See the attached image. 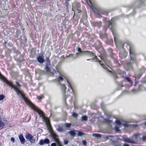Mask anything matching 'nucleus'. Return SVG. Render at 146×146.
<instances>
[{"label":"nucleus","mask_w":146,"mask_h":146,"mask_svg":"<svg viewBox=\"0 0 146 146\" xmlns=\"http://www.w3.org/2000/svg\"><path fill=\"white\" fill-rule=\"evenodd\" d=\"M125 46L127 48H128L127 47H129V51L130 57L129 58V62H126L125 61H121V63L124 66L126 70L128 71L132 68L133 64L136 62L137 60L136 56L137 54L135 48L133 45H129L127 43H125L122 46V48L123 49H125Z\"/></svg>","instance_id":"nucleus-1"},{"label":"nucleus","mask_w":146,"mask_h":146,"mask_svg":"<svg viewBox=\"0 0 146 146\" xmlns=\"http://www.w3.org/2000/svg\"><path fill=\"white\" fill-rule=\"evenodd\" d=\"M141 139L143 141L146 140V136L143 135L139 133L134 134L131 137L127 138L125 139V141L129 143L137 144Z\"/></svg>","instance_id":"nucleus-2"},{"label":"nucleus","mask_w":146,"mask_h":146,"mask_svg":"<svg viewBox=\"0 0 146 146\" xmlns=\"http://www.w3.org/2000/svg\"><path fill=\"white\" fill-rule=\"evenodd\" d=\"M112 20H111L109 21H108V27L105 29V30L106 31L108 28H110L112 32L113 35L114 37V41L115 44L118 43V36L116 31L113 29L112 27Z\"/></svg>","instance_id":"nucleus-3"},{"label":"nucleus","mask_w":146,"mask_h":146,"mask_svg":"<svg viewBox=\"0 0 146 146\" xmlns=\"http://www.w3.org/2000/svg\"><path fill=\"white\" fill-rule=\"evenodd\" d=\"M28 105L30 108L34 110V111L37 112L39 115L40 116L42 117V119L46 117L44 113L37 106H35L31 102H29Z\"/></svg>","instance_id":"nucleus-4"},{"label":"nucleus","mask_w":146,"mask_h":146,"mask_svg":"<svg viewBox=\"0 0 146 146\" xmlns=\"http://www.w3.org/2000/svg\"><path fill=\"white\" fill-rule=\"evenodd\" d=\"M18 95H20L21 96L24 98L25 101L28 104L30 102L25 96L24 94L23 91L22 90H20L17 87L14 90Z\"/></svg>","instance_id":"nucleus-5"},{"label":"nucleus","mask_w":146,"mask_h":146,"mask_svg":"<svg viewBox=\"0 0 146 146\" xmlns=\"http://www.w3.org/2000/svg\"><path fill=\"white\" fill-rule=\"evenodd\" d=\"M81 9L80 4L78 3L77 2H74L72 5V10L74 11L77 10L78 13L81 12V11L80 10Z\"/></svg>","instance_id":"nucleus-6"},{"label":"nucleus","mask_w":146,"mask_h":146,"mask_svg":"<svg viewBox=\"0 0 146 146\" xmlns=\"http://www.w3.org/2000/svg\"><path fill=\"white\" fill-rule=\"evenodd\" d=\"M25 137L27 139L29 140L31 143H35V139L33 138V136L30 133H27L25 135Z\"/></svg>","instance_id":"nucleus-7"},{"label":"nucleus","mask_w":146,"mask_h":146,"mask_svg":"<svg viewBox=\"0 0 146 146\" xmlns=\"http://www.w3.org/2000/svg\"><path fill=\"white\" fill-rule=\"evenodd\" d=\"M124 49L123 50L120 51L119 53V56L121 59H124L126 58L127 56V53Z\"/></svg>","instance_id":"nucleus-8"},{"label":"nucleus","mask_w":146,"mask_h":146,"mask_svg":"<svg viewBox=\"0 0 146 146\" xmlns=\"http://www.w3.org/2000/svg\"><path fill=\"white\" fill-rule=\"evenodd\" d=\"M2 80L5 82L7 85H8L9 87L13 88L14 90H15V88H16L17 87V86L13 84L12 82L7 80L5 78L4 79H3Z\"/></svg>","instance_id":"nucleus-9"},{"label":"nucleus","mask_w":146,"mask_h":146,"mask_svg":"<svg viewBox=\"0 0 146 146\" xmlns=\"http://www.w3.org/2000/svg\"><path fill=\"white\" fill-rule=\"evenodd\" d=\"M50 141L48 139H45L44 140L41 139L39 141V144L41 145H42L45 144H48L49 143Z\"/></svg>","instance_id":"nucleus-10"},{"label":"nucleus","mask_w":146,"mask_h":146,"mask_svg":"<svg viewBox=\"0 0 146 146\" xmlns=\"http://www.w3.org/2000/svg\"><path fill=\"white\" fill-rule=\"evenodd\" d=\"M91 24L92 26L95 27H97L99 28H100L102 25V22L101 21L99 22H92L91 23Z\"/></svg>","instance_id":"nucleus-11"},{"label":"nucleus","mask_w":146,"mask_h":146,"mask_svg":"<svg viewBox=\"0 0 146 146\" xmlns=\"http://www.w3.org/2000/svg\"><path fill=\"white\" fill-rule=\"evenodd\" d=\"M82 53L85 54L90 56L91 57H94L95 56V54L94 52L88 51V50H85L83 51Z\"/></svg>","instance_id":"nucleus-12"},{"label":"nucleus","mask_w":146,"mask_h":146,"mask_svg":"<svg viewBox=\"0 0 146 146\" xmlns=\"http://www.w3.org/2000/svg\"><path fill=\"white\" fill-rule=\"evenodd\" d=\"M44 56L43 55H39L37 57V60L38 62L40 63H42L44 61Z\"/></svg>","instance_id":"nucleus-13"},{"label":"nucleus","mask_w":146,"mask_h":146,"mask_svg":"<svg viewBox=\"0 0 146 146\" xmlns=\"http://www.w3.org/2000/svg\"><path fill=\"white\" fill-rule=\"evenodd\" d=\"M50 136L52 137L54 141L55 142L59 139L58 136L54 132H52V134H50Z\"/></svg>","instance_id":"nucleus-14"},{"label":"nucleus","mask_w":146,"mask_h":146,"mask_svg":"<svg viewBox=\"0 0 146 146\" xmlns=\"http://www.w3.org/2000/svg\"><path fill=\"white\" fill-rule=\"evenodd\" d=\"M60 88L62 94L63 95H65L67 89L65 85L60 84Z\"/></svg>","instance_id":"nucleus-15"},{"label":"nucleus","mask_w":146,"mask_h":146,"mask_svg":"<svg viewBox=\"0 0 146 146\" xmlns=\"http://www.w3.org/2000/svg\"><path fill=\"white\" fill-rule=\"evenodd\" d=\"M19 137L21 143L24 144L25 142V140L22 134H21L19 135Z\"/></svg>","instance_id":"nucleus-16"},{"label":"nucleus","mask_w":146,"mask_h":146,"mask_svg":"<svg viewBox=\"0 0 146 146\" xmlns=\"http://www.w3.org/2000/svg\"><path fill=\"white\" fill-rule=\"evenodd\" d=\"M43 121L45 123L46 126L49 125L50 124V120L49 118L46 117L42 119Z\"/></svg>","instance_id":"nucleus-17"},{"label":"nucleus","mask_w":146,"mask_h":146,"mask_svg":"<svg viewBox=\"0 0 146 146\" xmlns=\"http://www.w3.org/2000/svg\"><path fill=\"white\" fill-rule=\"evenodd\" d=\"M109 10H102L100 11V13L102 14L108 15V14L110 12Z\"/></svg>","instance_id":"nucleus-18"},{"label":"nucleus","mask_w":146,"mask_h":146,"mask_svg":"<svg viewBox=\"0 0 146 146\" xmlns=\"http://www.w3.org/2000/svg\"><path fill=\"white\" fill-rule=\"evenodd\" d=\"M143 86L141 85H139L138 86V88L137 90L133 89L131 90V92L133 93H136L141 90V89Z\"/></svg>","instance_id":"nucleus-19"},{"label":"nucleus","mask_w":146,"mask_h":146,"mask_svg":"<svg viewBox=\"0 0 146 146\" xmlns=\"http://www.w3.org/2000/svg\"><path fill=\"white\" fill-rule=\"evenodd\" d=\"M142 73L141 72V70L139 72H137L135 75V82H136V80L137 78L138 79L142 75Z\"/></svg>","instance_id":"nucleus-20"},{"label":"nucleus","mask_w":146,"mask_h":146,"mask_svg":"<svg viewBox=\"0 0 146 146\" xmlns=\"http://www.w3.org/2000/svg\"><path fill=\"white\" fill-rule=\"evenodd\" d=\"M92 61H93L94 62H99L100 63V62H102L99 60V59L98 58L97 56L96 55L94 56V57L92 58Z\"/></svg>","instance_id":"nucleus-21"},{"label":"nucleus","mask_w":146,"mask_h":146,"mask_svg":"<svg viewBox=\"0 0 146 146\" xmlns=\"http://www.w3.org/2000/svg\"><path fill=\"white\" fill-rule=\"evenodd\" d=\"M124 82H128L130 83L131 85H132V82L131 79L128 77H126L125 78L124 80Z\"/></svg>","instance_id":"nucleus-22"},{"label":"nucleus","mask_w":146,"mask_h":146,"mask_svg":"<svg viewBox=\"0 0 146 146\" xmlns=\"http://www.w3.org/2000/svg\"><path fill=\"white\" fill-rule=\"evenodd\" d=\"M48 129L49 131L50 134H52V132L54 133V132L53 130L52 127L51 126L50 124L49 125L47 126Z\"/></svg>","instance_id":"nucleus-23"},{"label":"nucleus","mask_w":146,"mask_h":146,"mask_svg":"<svg viewBox=\"0 0 146 146\" xmlns=\"http://www.w3.org/2000/svg\"><path fill=\"white\" fill-rule=\"evenodd\" d=\"M100 64L102 67L104 69H106L107 71H109L110 72H112L104 64H102L100 63Z\"/></svg>","instance_id":"nucleus-24"},{"label":"nucleus","mask_w":146,"mask_h":146,"mask_svg":"<svg viewBox=\"0 0 146 146\" xmlns=\"http://www.w3.org/2000/svg\"><path fill=\"white\" fill-rule=\"evenodd\" d=\"M92 10L93 11V12L98 15H100L99 14V12L98 11V10L95 7H93L92 8Z\"/></svg>","instance_id":"nucleus-25"},{"label":"nucleus","mask_w":146,"mask_h":146,"mask_svg":"<svg viewBox=\"0 0 146 146\" xmlns=\"http://www.w3.org/2000/svg\"><path fill=\"white\" fill-rule=\"evenodd\" d=\"M68 133L70 134V135L74 137L76 133L74 131H68Z\"/></svg>","instance_id":"nucleus-26"},{"label":"nucleus","mask_w":146,"mask_h":146,"mask_svg":"<svg viewBox=\"0 0 146 146\" xmlns=\"http://www.w3.org/2000/svg\"><path fill=\"white\" fill-rule=\"evenodd\" d=\"M92 135L93 136L97 138H101L102 137L101 135L99 134L98 133L93 134Z\"/></svg>","instance_id":"nucleus-27"},{"label":"nucleus","mask_w":146,"mask_h":146,"mask_svg":"<svg viewBox=\"0 0 146 146\" xmlns=\"http://www.w3.org/2000/svg\"><path fill=\"white\" fill-rule=\"evenodd\" d=\"M76 131L78 133V135L79 136H82L84 134V133H83L78 130H76Z\"/></svg>","instance_id":"nucleus-28"},{"label":"nucleus","mask_w":146,"mask_h":146,"mask_svg":"<svg viewBox=\"0 0 146 146\" xmlns=\"http://www.w3.org/2000/svg\"><path fill=\"white\" fill-rule=\"evenodd\" d=\"M45 69L47 72H49L50 70V68L48 66L47 64L46 65Z\"/></svg>","instance_id":"nucleus-29"},{"label":"nucleus","mask_w":146,"mask_h":146,"mask_svg":"<svg viewBox=\"0 0 146 146\" xmlns=\"http://www.w3.org/2000/svg\"><path fill=\"white\" fill-rule=\"evenodd\" d=\"M65 126L66 127L70 128L71 126V124L70 123H66L65 124Z\"/></svg>","instance_id":"nucleus-30"},{"label":"nucleus","mask_w":146,"mask_h":146,"mask_svg":"<svg viewBox=\"0 0 146 146\" xmlns=\"http://www.w3.org/2000/svg\"><path fill=\"white\" fill-rule=\"evenodd\" d=\"M82 120L86 121L88 120V117L84 115L82 117Z\"/></svg>","instance_id":"nucleus-31"},{"label":"nucleus","mask_w":146,"mask_h":146,"mask_svg":"<svg viewBox=\"0 0 146 146\" xmlns=\"http://www.w3.org/2000/svg\"><path fill=\"white\" fill-rule=\"evenodd\" d=\"M100 38L102 39L105 38L106 36V35L105 34L102 33L100 34Z\"/></svg>","instance_id":"nucleus-32"},{"label":"nucleus","mask_w":146,"mask_h":146,"mask_svg":"<svg viewBox=\"0 0 146 146\" xmlns=\"http://www.w3.org/2000/svg\"><path fill=\"white\" fill-rule=\"evenodd\" d=\"M115 123L118 126H120L121 125V123L119 120H117L115 121Z\"/></svg>","instance_id":"nucleus-33"},{"label":"nucleus","mask_w":146,"mask_h":146,"mask_svg":"<svg viewBox=\"0 0 146 146\" xmlns=\"http://www.w3.org/2000/svg\"><path fill=\"white\" fill-rule=\"evenodd\" d=\"M5 98V96L3 94H0V101L2 100Z\"/></svg>","instance_id":"nucleus-34"},{"label":"nucleus","mask_w":146,"mask_h":146,"mask_svg":"<svg viewBox=\"0 0 146 146\" xmlns=\"http://www.w3.org/2000/svg\"><path fill=\"white\" fill-rule=\"evenodd\" d=\"M72 116L74 117H76L78 116V115L75 112H73L72 113Z\"/></svg>","instance_id":"nucleus-35"},{"label":"nucleus","mask_w":146,"mask_h":146,"mask_svg":"<svg viewBox=\"0 0 146 146\" xmlns=\"http://www.w3.org/2000/svg\"><path fill=\"white\" fill-rule=\"evenodd\" d=\"M46 62H47L48 64H49V65L50 64V61L49 60V57H46Z\"/></svg>","instance_id":"nucleus-36"},{"label":"nucleus","mask_w":146,"mask_h":146,"mask_svg":"<svg viewBox=\"0 0 146 146\" xmlns=\"http://www.w3.org/2000/svg\"><path fill=\"white\" fill-rule=\"evenodd\" d=\"M43 96L42 95H41L40 96H38L37 97V98L38 100H41L43 98Z\"/></svg>","instance_id":"nucleus-37"},{"label":"nucleus","mask_w":146,"mask_h":146,"mask_svg":"<svg viewBox=\"0 0 146 146\" xmlns=\"http://www.w3.org/2000/svg\"><path fill=\"white\" fill-rule=\"evenodd\" d=\"M82 142L83 145L85 146H86L87 145V142L85 140H82Z\"/></svg>","instance_id":"nucleus-38"},{"label":"nucleus","mask_w":146,"mask_h":146,"mask_svg":"<svg viewBox=\"0 0 146 146\" xmlns=\"http://www.w3.org/2000/svg\"><path fill=\"white\" fill-rule=\"evenodd\" d=\"M64 79L61 76H59L58 78V80L59 81H63Z\"/></svg>","instance_id":"nucleus-39"},{"label":"nucleus","mask_w":146,"mask_h":146,"mask_svg":"<svg viewBox=\"0 0 146 146\" xmlns=\"http://www.w3.org/2000/svg\"><path fill=\"white\" fill-rule=\"evenodd\" d=\"M55 142L57 143V145H58V146H59L62 145V144H61V142H60V141H59V139H58V140L57 141H56Z\"/></svg>","instance_id":"nucleus-40"},{"label":"nucleus","mask_w":146,"mask_h":146,"mask_svg":"<svg viewBox=\"0 0 146 146\" xmlns=\"http://www.w3.org/2000/svg\"><path fill=\"white\" fill-rule=\"evenodd\" d=\"M108 50L110 54H112L113 52V50L112 48H110L108 49Z\"/></svg>","instance_id":"nucleus-41"},{"label":"nucleus","mask_w":146,"mask_h":146,"mask_svg":"<svg viewBox=\"0 0 146 146\" xmlns=\"http://www.w3.org/2000/svg\"><path fill=\"white\" fill-rule=\"evenodd\" d=\"M69 4V3L67 1H66L64 5H65V6L67 8H68V5Z\"/></svg>","instance_id":"nucleus-42"},{"label":"nucleus","mask_w":146,"mask_h":146,"mask_svg":"<svg viewBox=\"0 0 146 146\" xmlns=\"http://www.w3.org/2000/svg\"><path fill=\"white\" fill-rule=\"evenodd\" d=\"M64 144L65 145H67L68 144L69 141L66 139L64 140Z\"/></svg>","instance_id":"nucleus-43"},{"label":"nucleus","mask_w":146,"mask_h":146,"mask_svg":"<svg viewBox=\"0 0 146 146\" xmlns=\"http://www.w3.org/2000/svg\"><path fill=\"white\" fill-rule=\"evenodd\" d=\"M77 51L79 52H82V51L80 47H78L77 48Z\"/></svg>","instance_id":"nucleus-44"},{"label":"nucleus","mask_w":146,"mask_h":146,"mask_svg":"<svg viewBox=\"0 0 146 146\" xmlns=\"http://www.w3.org/2000/svg\"><path fill=\"white\" fill-rule=\"evenodd\" d=\"M105 121L107 123H111V121L110 120H108L107 119H105Z\"/></svg>","instance_id":"nucleus-45"},{"label":"nucleus","mask_w":146,"mask_h":146,"mask_svg":"<svg viewBox=\"0 0 146 146\" xmlns=\"http://www.w3.org/2000/svg\"><path fill=\"white\" fill-rule=\"evenodd\" d=\"M119 77L117 76L114 75L113 76V78L114 80L116 81V80Z\"/></svg>","instance_id":"nucleus-46"},{"label":"nucleus","mask_w":146,"mask_h":146,"mask_svg":"<svg viewBox=\"0 0 146 146\" xmlns=\"http://www.w3.org/2000/svg\"><path fill=\"white\" fill-rule=\"evenodd\" d=\"M108 41L109 42V44H112L113 42V40L112 39L110 40H108Z\"/></svg>","instance_id":"nucleus-47"},{"label":"nucleus","mask_w":146,"mask_h":146,"mask_svg":"<svg viewBox=\"0 0 146 146\" xmlns=\"http://www.w3.org/2000/svg\"><path fill=\"white\" fill-rule=\"evenodd\" d=\"M113 61L115 63H117L118 62V60L115 58L113 59Z\"/></svg>","instance_id":"nucleus-48"},{"label":"nucleus","mask_w":146,"mask_h":146,"mask_svg":"<svg viewBox=\"0 0 146 146\" xmlns=\"http://www.w3.org/2000/svg\"><path fill=\"white\" fill-rule=\"evenodd\" d=\"M16 83L18 87L20 88L21 86V85L17 82H16Z\"/></svg>","instance_id":"nucleus-49"},{"label":"nucleus","mask_w":146,"mask_h":146,"mask_svg":"<svg viewBox=\"0 0 146 146\" xmlns=\"http://www.w3.org/2000/svg\"><path fill=\"white\" fill-rule=\"evenodd\" d=\"M51 146H56V145L55 143H52L51 144Z\"/></svg>","instance_id":"nucleus-50"},{"label":"nucleus","mask_w":146,"mask_h":146,"mask_svg":"<svg viewBox=\"0 0 146 146\" xmlns=\"http://www.w3.org/2000/svg\"><path fill=\"white\" fill-rule=\"evenodd\" d=\"M11 140L13 142H14L15 140L14 138L13 137H11Z\"/></svg>","instance_id":"nucleus-51"},{"label":"nucleus","mask_w":146,"mask_h":146,"mask_svg":"<svg viewBox=\"0 0 146 146\" xmlns=\"http://www.w3.org/2000/svg\"><path fill=\"white\" fill-rule=\"evenodd\" d=\"M69 56L70 57H73L74 56L73 54H70L69 55Z\"/></svg>","instance_id":"nucleus-52"},{"label":"nucleus","mask_w":146,"mask_h":146,"mask_svg":"<svg viewBox=\"0 0 146 146\" xmlns=\"http://www.w3.org/2000/svg\"><path fill=\"white\" fill-rule=\"evenodd\" d=\"M123 146H129V145L127 143H124L123 145Z\"/></svg>","instance_id":"nucleus-53"},{"label":"nucleus","mask_w":146,"mask_h":146,"mask_svg":"<svg viewBox=\"0 0 146 146\" xmlns=\"http://www.w3.org/2000/svg\"><path fill=\"white\" fill-rule=\"evenodd\" d=\"M98 42L99 44L100 45V47H101L102 46V44H101L102 43L100 41H98Z\"/></svg>","instance_id":"nucleus-54"},{"label":"nucleus","mask_w":146,"mask_h":146,"mask_svg":"<svg viewBox=\"0 0 146 146\" xmlns=\"http://www.w3.org/2000/svg\"><path fill=\"white\" fill-rule=\"evenodd\" d=\"M101 59L102 60H104V61L105 63L106 64V60L104 58H103L102 57H101Z\"/></svg>","instance_id":"nucleus-55"},{"label":"nucleus","mask_w":146,"mask_h":146,"mask_svg":"<svg viewBox=\"0 0 146 146\" xmlns=\"http://www.w3.org/2000/svg\"><path fill=\"white\" fill-rule=\"evenodd\" d=\"M115 129L117 131L119 129V127L116 126L115 127Z\"/></svg>","instance_id":"nucleus-56"},{"label":"nucleus","mask_w":146,"mask_h":146,"mask_svg":"<svg viewBox=\"0 0 146 146\" xmlns=\"http://www.w3.org/2000/svg\"><path fill=\"white\" fill-rule=\"evenodd\" d=\"M117 66H121V64H120L119 63H117Z\"/></svg>","instance_id":"nucleus-57"},{"label":"nucleus","mask_w":146,"mask_h":146,"mask_svg":"<svg viewBox=\"0 0 146 146\" xmlns=\"http://www.w3.org/2000/svg\"><path fill=\"white\" fill-rule=\"evenodd\" d=\"M87 60H88V61L90 60V61H92V58H90V59H87Z\"/></svg>","instance_id":"nucleus-58"},{"label":"nucleus","mask_w":146,"mask_h":146,"mask_svg":"<svg viewBox=\"0 0 146 146\" xmlns=\"http://www.w3.org/2000/svg\"><path fill=\"white\" fill-rule=\"evenodd\" d=\"M88 1L91 4L92 3H91V2L90 0H87V1Z\"/></svg>","instance_id":"nucleus-59"},{"label":"nucleus","mask_w":146,"mask_h":146,"mask_svg":"<svg viewBox=\"0 0 146 146\" xmlns=\"http://www.w3.org/2000/svg\"><path fill=\"white\" fill-rule=\"evenodd\" d=\"M108 62H109V63H110V61H108Z\"/></svg>","instance_id":"nucleus-60"},{"label":"nucleus","mask_w":146,"mask_h":146,"mask_svg":"<svg viewBox=\"0 0 146 146\" xmlns=\"http://www.w3.org/2000/svg\"><path fill=\"white\" fill-rule=\"evenodd\" d=\"M69 57V56H68V55H67V56H66V57Z\"/></svg>","instance_id":"nucleus-61"},{"label":"nucleus","mask_w":146,"mask_h":146,"mask_svg":"<svg viewBox=\"0 0 146 146\" xmlns=\"http://www.w3.org/2000/svg\"><path fill=\"white\" fill-rule=\"evenodd\" d=\"M73 51L74 52H75V50L74 49L73 50Z\"/></svg>","instance_id":"nucleus-62"},{"label":"nucleus","mask_w":146,"mask_h":146,"mask_svg":"<svg viewBox=\"0 0 146 146\" xmlns=\"http://www.w3.org/2000/svg\"><path fill=\"white\" fill-rule=\"evenodd\" d=\"M62 56H63V57H64V55H62Z\"/></svg>","instance_id":"nucleus-63"},{"label":"nucleus","mask_w":146,"mask_h":146,"mask_svg":"<svg viewBox=\"0 0 146 146\" xmlns=\"http://www.w3.org/2000/svg\"><path fill=\"white\" fill-rule=\"evenodd\" d=\"M62 146V145H60V146Z\"/></svg>","instance_id":"nucleus-64"}]
</instances>
